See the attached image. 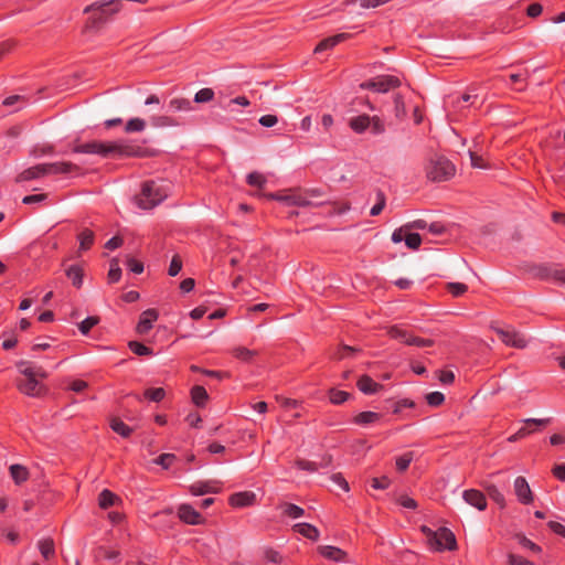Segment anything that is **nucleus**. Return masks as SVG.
Masks as SVG:
<instances>
[{"mask_svg":"<svg viewBox=\"0 0 565 565\" xmlns=\"http://www.w3.org/2000/svg\"><path fill=\"white\" fill-rule=\"evenodd\" d=\"M110 427L111 429L117 433L118 435H120L121 437H129L132 433V428L129 427L128 425H126L121 419L119 418H114L111 422H110Z\"/></svg>","mask_w":565,"mask_h":565,"instance_id":"72a5a7b5","label":"nucleus"},{"mask_svg":"<svg viewBox=\"0 0 565 565\" xmlns=\"http://www.w3.org/2000/svg\"><path fill=\"white\" fill-rule=\"evenodd\" d=\"M191 398L196 406L203 407L207 402L209 394L203 386L195 385L191 390Z\"/></svg>","mask_w":565,"mask_h":565,"instance_id":"c85d7f7f","label":"nucleus"},{"mask_svg":"<svg viewBox=\"0 0 565 565\" xmlns=\"http://www.w3.org/2000/svg\"><path fill=\"white\" fill-rule=\"evenodd\" d=\"M509 563L510 565H533L529 559L513 554L509 556Z\"/></svg>","mask_w":565,"mask_h":565,"instance_id":"774afa93","label":"nucleus"},{"mask_svg":"<svg viewBox=\"0 0 565 565\" xmlns=\"http://www.w3.org/2000/svg\"><path fill=\"white\" fill-rule=\"evenodd\" d=\"M412 228L426 230L427 222L424 220H416L414 222L407 223V224L396 228L392 234V242L395 244L403 242L404 233H406L407 231H411Z\"/></svg>","mask_w":565,"mask_h":565,"instance_id":"aec40b11","label":"nucleus"},{"mask_svg":"<svg viewBox=\"0 0 565 565\" xmlns=\"http://www.w3.org/2000/svg\"><path fill=\"white\" fill-rule=\"evenodd\" d=\"M403 241L405 242V245L413 250L418 249L422 244L420 235L417 233H411L409 231L404 233Z\"/></svg>","mask_w":565,"mask_h":565,"instance_id":"58836bf2","label":"nucleus"},{"mask_svg":"<svg viewBox=\"0 0 565 565\" xmlns=\"http://www.w3.org/2000/svg\"><path fill=\"white\" fill-rule=\"evenodd\" d=\"M72 152L74 153H89V154H98L106 158V147L105 141H89L86 143H77L72 148Z\"/></svg>","mask_w":565,"mask_h":565,"instance_id":"9b49d317","label":"nucleus"},{"mask_svg":"<svg viewBox=\"0 0 565 565\" xmlns=\"http://www.w3.org/2000/svg\"><path fill=\"white\" fill-rule=\"evenodd\" d=\"M98 322L97 317H87L78 324V329L82 334L86 335Z\"/></svg>","mask_w":565,"mask_h":565,"instance_id":"a18cd8bd","label":"nucleus"},{"mask_svg":"<svg viewBox=\"0 0 565 565\" xmlns=\"http://www.w3.org/2000/svg\"><path fill=\"white\" fill-rule=\"evenodd\" d=\"M246 181L252 186L263 188L266 183V178L259 172H250L247 174Z\"/></svg>","mask_w":565,"mask_h":565,"instance_id":"de8ad7c7","label":"nucleus"},{"mask_svg":"<svg viewBox=\"0 0 565 565\" xmlns=\"http://www.w3.org/2000/svg\"><path fill=\"white\" fill-rule=\"evenodd\" d=\"M282 513L291 519H299L305 514V510L294 503H285L282 505Z\"/></svg>","mask_w":565,"mask_h":565,"instance_id":"ea45409f","label":"nucleus"},{"mask_svg":"<svg viewBox=\"0 0 565 565\" xmlns=\"http://www.w3.org/2000/svg\"><path fill=\"white\" fill-rule=\"evenodd\" d=\"M44 175L66 174L76 171L78 168L72 162L61 161L52 163H43Z\"/></svg>","mask_w":565,"mask_h":565,"instance_id":"f3484780","label":"nucleus"},{"mask_svg":"<svg viewBox=\"0 0 565 565\" xmlns=\"http://www.w3.org/2000/svg\"><path fill=\"white\" fill-rule=\"evenodd\" d=\"M374 135H381L385 131L384 121L377 117H371V126L369 127Z\"/></svg>","mask_w":565,"mask_h":565,"instance_id":"6e6d98bb","label":"nucleus"},{"mask_svg":"<svg viewBox=\"0 0 565 565\" xmlns=\"http://www.w3.org/2000/svg\"><path fill=\"white\" fill-rule=\"evenodd\" d=\"M166 396L162 387L148 388L145 391V397L152 402H161Z\"/></svg>","mask_w":565,"mask_h":565,"instance_id":"37998d69","label":"nucleus"},{"mask_svg":"<svg viewBox=\"0 0 565 565\" xmlns=\"http://www.w3.org/2000/svg\"><path fill=\"white\" fill-rule=\"evenodd\" d=\"M38 546H39L40 553L42 554V556L45 559L51 558L55 553L54 542L51 539H44V540L39 541Z\"/></svg>","mask_w":565,"mask_h":565,"instance_id":"e433bc0d","label":"nucleus"},{"mask_svg":"<svg viewBox=\"0 0 565 565\" xmlns=\"http://www.w3.org/2000/svg\"><path fill=\"white\" fill-rule=\"evenodd\" d=\"M401 85V79L394 75H379L361 84V88L371 89L376 93H387Z\"/></svg>","mask_w":565,"mask_h":565,"instance_id":"423d86ee","label":"nucleus"},{"mask_svg":"<svg viewBox=\"0 0 565 565\" xmlns=\"http://www.w3.org/2000/svg\"><path fill=\"white\" fill-rule=\"evenodd\" d=\"M214 97V92L211 88H202L199 92H196L194 96L195 103H207L212 100Z\"/></svg>","mask_w":565,"mask_h":565,"instance_id":"3c124183","label":"nucleus"},{"mask_svg":"<svg viewBox=\"0 0 565 565\" xmlns=\"http://www.w3.org/2000/svg\"><path fill=\"white\" fill-rule=\"evenodd\" d=\"M391 480L387 477L373 478L371 480V487L376 490H385L390 487Z\"/></svg>","mask_w":565,"mask_h":565,"instance_id":"e2e57ef3","label":"nucleus"},{"mask_svg":"<svg viewBox=\"0 0 565 565\" xmlns=\"http://www.w3.org/2000/svg\"><path fill=\"white\" fill-rule=\"evenodd\" d=\"M414 458V454L412 451L405 452L396 458V469L401 472L405 471L412 460Z\"/></svg>","mask_w":565,"mask_h":565,"instance_id":"79ce46f5","label":"nucleus"},{"mask_svg":"<svg viewBox=\"0 0 565 565\" xmlns=\"http://www.w3.org/2000/svg\"><path fill=\"white\" fill-rule=\"evenodd\" d=\"M433 344H434L433 340L415 337L413 334L407 340V345H415V347H419V348L431 347Z\"/></svg>","mask_w":565,"mask_h":565,"instance_id":"13d9d810","label":"nucleus"},{"mask_svg":"<svg viewBox=\"0 0 565 565\" xmlns=\"http://www.w3.org/2000/svg\"><path fill=\"white\" fill-rule=\"evenodd\" d=\"M167 196V186L163 183L150 180L142 184L140 194L135 196V203L141 210H151Z\"/></svg>","mask_w":565,"mask_h":565,"instance_id":"f257e3e1","label":"nucleus"},{"mask_svg":"<svg viewBox=\"0 0 565 565\" xmlns=\"http://www.w3.org/2000/svg\"><path fill=\"white\" fill-rule=\"evenodd\" d=\"M394 106L396 117L402 118L406 115L404 99L398 94L394 96Z\"/></svg>","mask_w":565,"mask_h":565,"instance_id":"680f3d73","label":"nucleus"},{"mask_svg":"<svg viewBox=\"0 0 565 565\" xmlns=\"http://www.w3.org/2000/svg\"><path fill=\"white\" fill-rule=\"evenodd\" d=\"M44 175V168L43 163L36 164L34 167H30L22 172H20L17 177V182H24L30 181L34 179H40Z\"/></svg>","mask_w":565,"mask_h":565,"instance_id":"412c9836","label":"nucleus"},{"mask_svg":"<svg viewBox=\"0 0 565 565\" xmlns=\"http://www.w3.org/2000/svg\"><path fill=\"white\" fill-rule=\"evenodd\" d=\"M146 120L139 117L130 118L125 125L126 134L142 132L146 129Z\"/></svg>","mask_w":565,"mask_h":565,"instance_id":"2f4dec72","label":"nucleus"},{"mask_svg":"<svg viewBox=\"0 0 565 565\" xmlns=\"http://www.w3.org/2000/svg\"><path fill=\"white\" fill-rule=\"evenodd\" d=\"M490 499L495 502L501 509L505 508L507 501L504 494L498 489L497 486L490 484L486 487Z\"/></svg>","mask_w":565,"mask_h":565,"instance_id":"473e14b6","label":"nucleus"},{"mask_svg":"<svg viewBox=\"0 0 565 565\" xmlns=\"http://www.w3.org/2000/svg\"><path fill=\"white\" fill-rule=\"evenodd\" d=\"M97 552H98V556H103V557H105L106 559H109V561L117 559L120 556V552L119 551H117V550H109V548H107L105 546H99Z\"/></svg>","mask_w":565,"mask_h":565,"instance_id":"052dcab7","label":"nucleus"},{"mask_svg":"<svg viewBox=\"0 0 565 565\" xmlns=\"http://www.w3.org/2000/svg\"><path fill=\"white\" fill-rule=\"evenodd\" d=\"M447 290L454 296L459 297L463 295L468 290V286L462 282H449L447 285Z\"/></svg>","mask_w":565,"mask_h":565,"instance_id":"603ef678","label":"nucleus"},{"mask_svg":"<svg viewBox=\"0 0 565 565\" xmlns=\"http://www.w3.org/2000/svg\"><path fill=\"white\" fill-rule=\"evenodd\" d=\"M350 128L356 132L362 134L371 126V117L367 115H359L350 119Z\"/></svg>","mask_w":565,"mask_h":565,"instance_id":"a878e982","label":"nucleus"},{"mask_svg":"<svg viewBox=\"0 0 565 565\" xmlns=\"http://www.w3.org/2000/svg\"><path fill=\"white\" fill-rule=\"evenodd\" d=\"M387 334L392 338V339H396V340H399L401 342L407 344V340L408 338H411V333H408L406 330L399 328V327H391L387 331Z\"/></svg>","mask_w":565,"mask_h":565,"instance_id":"a19ab883","label":"nucleus"},{"mask_svg":"<svg viewBox=\"0 0 565 565\" xmlns=\"http://www.w3.org/2000/svg\"><path fill=\"white\" fill-rule=\"evenodd\" d=\"M175 460V455L173 454H162L158 458L154 459V463L161 466L163 469H169L171 465Z\"/></svg>","mask_w":565,"mask_h":565,"instance_id":"864d4df0","label":"nucleus"},{"mask_svg":"<svg viewBox=\"0 0 565 565\" xmlns=\"http://www.w3.org/2000/svg\"><path fill=\"white\" fill-rule=\"evenodd\" d=\"M151 124L157 128L173 127L178 125L174 118L166 115L152 116Z\"/></svg>","mask_w":565,"mask_h":565,"instance_id":"4c0bfd02","label":"nucleus"},{"mask_svg":"<svg viewBox=\"0 0 565 565\" xmlns=\"http://www.w3.org/2000/svg\"><path fill=\"white\" fill-rule=\"evenodd\" d=\"M359 390L364 394H375L382 385L373 381L369 375H362L356 383Z\"/></svg>","mask_w":565,"mask_h":565,"instance_id":"5701e85b","label":"nucleus"},{"mask_svg":"<svg viewBox=\"0 0 565 565\" xmlns=\"http://www.w3.org/2000/svg\"><path fill=\"white\" fill-rule=\"evenodd\" d=\"M182 269V260L179 255H174L171 259L168 274L172 277L177 276Z\"/></svg>","mask_w":565,"mask_h":565,"instance_id":"4d7b16f0","label":"nucleus"},{"mask_svg":"<svg viewBox=\"0 0 565 565\" xmlns=\"http://www.w3.org/2000/svg\"><path fill=\"white\" fill-rule=\"evenodd\" d=\"M228 501L234 508L249 507L255 503L256 494L252 491L236 492L230 497Z\"/></svg>","mask_w":565,"mask_h":565,"instance_id":"a211bd4d","label":"nucleus"},{"mask_svg":"<svg viewBox=\"0 0 565 565\" xmlns=\"http://www.w3.org/2000/svg\"><path fill=\"white\" fill-rule=\"evenodd\" d=\"M381 417L382 416L379 413L365 411L355 415L353 418V423L360 426H369L379 422Z\"/></svg>","mask_w":565,"mask_h":565,"instance_id":"393cba45","label":"nucleus"},{"mask_svg":"<svg viewBox=\"0 0 565 565\" xmlns=\"http://www.w3.org/2000/svg\"><path fill=\"white\" fill-rule=\"evenodd\" d=\"M513 490L518 501L527 505L534 501V494L524 477H516L513 482Z\"/></svg>","mask_w":565,"mask_h":565,"instance_id":"6e6552de","label":"nucleus"},{"mask_svg":"<svg viewBox=\"0 0 565 565\" xmlns=\"http://www.w3.org/2000/svg\"><path fill=\"white\" fill-rule=\"evenodd\" d=\"M547 525L553 533L565 539V525L556 521H550Z\"/></svg>","mask_w":565,"mask_h":565,"instance_id":"338daca9","label":"nucleus"},{"mask_svg":"<svg viewBox=\"0 0 565 565\" xmlns=\"http://www.w3.org/2000/svg\"><path fill=\"white\" fill-rule=\"evenodd\" d=\"M116 500L117 495L111 491L105 489L99 493L98 504L102 509H107L109 507H113Z\"/></svg>","mask_w":565,"mask_h":565,"instance_id":"c9c22d12","label":"nucleus"},{"mask_svg":"<svg viewBox=\"0 0 565 565\" xmlns=\"http://www.w3.org/2000/svg\"><path fill=\"white\" fill-rule=\"evenodd\" d=\"M349 398V393L340 390H330L329 399L332 404L339 405Z\"/></svg>","mask_w":565,"mask_h":565,"instance_id":"09e8293b","label":"nucleus"},{"mask_svg":"<svg viewBox=\"0 0 565 565\" xmlns=\"http://www.w3.org/2000/svg\"><path fill=\"white\" fill-rule=\"evenodd\" d=\"M15 366L20 374L24 376V379L46 377V373L42 367L35 366L29 361L21 360L17 362Z\"/></svg>","mask_w":565,"mask_h":565,"instance_id":"ddd939ff","label":"nucleus"},{"mask_svg":"<svg viewBox=\"0 0 565 565\" xmlns=\"http://www.w3.org/2000/svg\"><path fill=\"white\" fill-rule=\"evenodd\" d=\"M232 354L239 361L248 363L257 355V351L249 350L245 347H236L232 350Z\"/></svg>","mask_w":565,"mask_h":565,"instance_id":"c756f323","label":"nucleus"},{"mask_svg":"<svg viewBox=\"0 0 565 565\" xmlns=\"http://www.w3.org/2000/svg\"><path fill=\"white\" fill-rule=\"evenodd\" d=\"M494 331L500 340L509 347L524 349L529 343L527 338L513 328H494Z\"/></svg>","mask_w":565,"mask_h":565,"instance_id":"0eeeda50","label":"nucleus"},{"mask_svg":"<svg viewBox=\"0 0 565 565\" xmlns=\"http://www.w3.org/2000/svg\"><path fill=\"white\" fill-rule=\"evenodd\" d=\"M292 530L296 533H298L311 541H318V539L320 536L319 530L309 523H297L294 525Z\"/></svg>","mask_w":565,"mask_h":565,"instance_id":"4be33fe9","label":"nucleus"},{"mask_svg":"<svg viewBox=\"0 0 565 565\" xmlns=\"http://www.w3.org/2000/svg\"><path fill=\"white\" fill-rule=\"evenodd\" d=\"M347 38V34L340 33L330 38H327L319 42V44L315 49V53H321L329 49L334 47L337 44L342 42Z\"/></svg>","mask_w":565,"mask_h":565,"instance_id":"bb28decb","label":"nucleus"},{"mask_svg":"<svg viewBox=\"0 0 565 565\" xmlns=\"http://www.w3.org/2000/svg\"><path fill=\"white\" fill-rule=\"evenodd\" d=\"M65 275L68 279L72 280V284L75 288H81L83 286L84 269L81 265H71L65 270Z\"/></svg>","mask_w":565,"mask_h":565,"instance_id":"b1692460","label":"nucleus"},{"mask_svg":"<svg viewBox=\"0 0 565 565\" xmlns=\"http://www.w3.org/2000/svg\"><path fill=\"white\" fill-rule=\"evenodd\" d=\"M385 204H386L385 195L382 191H379L376 193V203L372 206L370 214L372 216L379 215L385 207Z\"/></svg>","mask_w":565,"mask_h":565,"instance_id":"49530a36","label":"nucleus"},{"mask_svg":"<svg viewBox=\"0 0 565 565\" xmlns=\"http://www.w3.org/2000/svg\"><path fill=\"white\" fill-rule=\"evenodd\" d=\"M77 239L79 243L78 252H85L93 246L95 236L93 231L85 228L77 235Z\"/></svg>","mask_w":565,"mask_h":565,"instance_id":"cd10ccee","label":"nucleus"},{"mask_svg":"<svg viewBox=\"0 0 565 565\" xmlns=\"http://www.w3.org/2000/svg\"><path fill=\"white\" fill-rule=\"evenodd\" d=\"M427 404L434 407L441 405L445 401V396L440 392H431L426 395Z\"/></svg>","mask_w":565,"mask_h":565,"instance_id":"5fc2aeb1","label":"nucleus"},{"mask_svg":"<svg viewBox=\"0 0 565 565\" xmlns=\"http://www.w3.org/2000/svg\"><path fill=\"white\" fill-rule=\"evenodd\" d=\"M318 552L321 556L333 562H347V553L335 546L322 545L318 547Z\"/></svg>","mask_w":565,"mask_h":565,"instance_id":"6ab92c4d","label":"nucleus"},{"mask_svg":"<svg viewBox=\"0 0 565 565\" xmlns=\"http://www.w3.org/2000/svg\"><path fill=\"white\" fill-rule=\"evenodd\" d=\"M10 475L17 484L26 481L29 478L28 469L21 465H12L10 467Z\"/></svg>","mask_w":565,"mask_h":565,"instance_id":"7c9ffc66","label":"nucleus"},{"mask_svg":"<svg viewBox=\"0 0 565 565\" xmlns=\"http://www.w3.org/2000/svg\"><path fill=\"white\" fill-rule=\"evenodd\" d=\"M221 490V484L218 481L210 480V481H196L190 486V492L193 495H203L206 493H217Z\"/></svg>","mask_w":565,"mask_h":565,"instance_id":"2eb2a0df","label":"nucleus"},{"mask_svg":"<svg viewBox=\"0 0 565 565\" xmlns=\"http://www.w3.org/2000/svg\"><path fill=\"white\" fill-rule=\"evenodd\" d=\"M169 108L172 111H190L192 103L186 98H173L169 102Z\"/></svg>","mask_w":565,"mask_h":565,"instance_id":"f704fd0d","label":"nucleus"},{"mask_svg":"<svg viewBox=\"0 0 565 565\" xmlns=\"http://www.w3.org/2000/svg\"><path fill=\"white\" fill-rule=\"evenodd\" d=\"M119 11V0L94 2L84 9L89 14L88 26L99 28L108 21L109 17Z\"/></svg>","mask_w":565,"mask_h":565,"instance_id":"7ed1b4c3","label":"nucleus"},{"mask_svg":"<svg viewBox=\"0 0 565 565\" xmlns=\"http://www.w3.org/2000/svg\"><path fill=\"white\" fill-rule=\"evenodd\" d=\"M258 122L266 128L274 127L278 122V118L275 115H264L259 118Z\"/></svg>","mask_w":565,"mask_h":565,"instance_id":"69168bd1","label":"nucleus"},{"mask_svg":"<svg viewBox=\"0 0 565 565\" xmlns=\"http://www.w3.org/2000/svg\"><path fill=\"white\" fill-rule=\"evenodd\" d=\"M462 499L469 505L478 509L479 511H483L487 508V499L484 494L476 489L465 490L462 492Z\"/></svg>","mask_w":565,"mask_h":565,"instance_id":"4468645a","label":"nucleus"},{"mask_svg":"<svg viewBox=\"0 0 565 565\" xmlns=\"http://www.w3.org/2000/svg\"><path fill=\"white\" fill-rule=\"evenodd\" d=\"M269 196L273 200L285 202L288 205L318 206V205L322 204V202H313V201L309 200L308 194H299V193H294V194H289V195L270 194Z\"/></svg>","mask_w":565,"mask_h":565,"instance_id":"1a4fd4ad","label":"nucleus"},{"mask_svg":"<svg viewBox=\"0 0 565 565\" xmlns=\"http://www.w3.org/2000/svg\"><path fill=\"white\" fill-rule=\"evenodd\" d=\"M106 147V158H125V157H145L147 156V150L127 139H118L115 141H105Z\"/></svg>","mask_w":565,"mask_h":565,"instance_id":"20e7f679","label":"nucleus"},{"mask_svg":"<svg viewBox=\"0 0 565 565\" xmlns=\"http://www.w3.org/2000/svg\"><path fill=\"white\" fill-rule=\"evenodd\" d=\"M426 175L435 182H443L451 179L456 173V167L446 157L435 156L429 159L425 167Z\"/></svg>","mask_w":565,"mask_h":565,"instance_id":"39448f33","label":"nucleus"},{"mask_svg":"<svg viewBox=\"0 0 565 565\" xmlns=\"http://www.w3.org/2000/svg\"><path fill=\"white\" fill-rule=\"evenodd\" d=\"M121 277V269L117 263V260H111L110 268L108 271V281L110 284H115L120 280Z\"/></svg>","mask_w":565,"mask_h":565,"instance_id":"8fccbe9b","label":"nucleus"},{"mask_svg":"<svg viewBox=\"0 0 565 565\" xmlns=\"http://www.w3.org/2000/svg\"><path fill=\"white\" fill-rule=\"evenodd\" d=\"M178 515L186 524L198 525L203 523L202 515L190 504H181L178 508Z\"/></svg>","mask_w":565,"mask_h":565,"instance_id":"f8f14e48","label":"nucleus"},{"mask_svg":"<svg viewBox=\"0 0 565 565\" xmlns=\"http://www.w3.org/2000/svg\"><path fill=\"white\" fill-rule=\"evenodd\" d=\"M40 377L22 379L17 381L18 390L28 396L39 397L44 392V386L39 382Z\"/></svg>","mask_w":565,"mask_h":565,"instance_id":"9d476101","label":"nucleus"},{"mask_svg":"<svg viewBox=\"0 0 565 565\" xmlns=\"http://www.w3.org/2000/svg\"><path fill=\"white\" fill-rule=\"evenodd\" d=\"M426 535L427 544L433 552L454 551L457 548L455 534L447 527H439L436 531L427 526L422 527Z\"/></svg>","mask_w":565,"mask_h":565,"instance_id":"f03ea898","label":"nucleus"},{"mask_svg":"<svg viewBox=\"0 0 565 565\" xmlns=\"http://www.w3.org/2000/svg\"><path fill=\"white\" fill-rule=\"evenodd\" d=\"M128 347L135 354L140 356L152 354V350L149 347L137 341L129 342Z\"/></svg>","mask_w":565,"mask_h":565,"instance_id":"c03bdc74","label":"nucleus"},{"mask_svg":"<svg viewBox=\"0 0 565 565\" xmlns=\"http://www.w3.org/2000/svg\"><path fill=\"white\" fill-rule=\"evenodd\" d=\"M295 465L297 468L308 472H316L318 470V465L316 462L306 459H298Z\"/></svg>","mask_w":565,"mask_h":565,"instance_id":"bf43d9fd","label":"nucleus"},{"mask_svg":"<svg viewBox=\"0 0 565 565\" xmlns=\"http://www.w3.org/2000/svg\"><path fill=\"white\" fill-rule=\"evenodd\" d=\"M3 337H6L2 341V348L4 350H11L17 345L18 339L13 333H3Z\"/></svg>","mask_w":565,"mask_h":565,"instance_id":"0e129e2a","label":"nucleus"},{"mask_svg":"<svg viewBox=\"0 0 565 565\" xmlns=\"http://www.w3.org/2000/svg\"><path fill=\"white\" fill-rule=\"evenodd\" d=\"M159 313L156 309H147L145 310L139 318L137 324V332L139 334L147 333L153 326V322L158 320Z\"/></svg>","mask_w":565,"mask_h":565,"instance_id":"dca6fc26","label":"nucleus"}]
</instances>
